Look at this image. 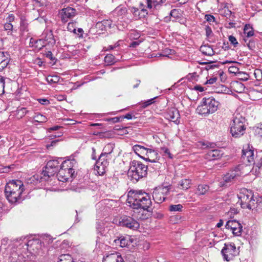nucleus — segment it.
<instances>
[{
  "label": "nucleus",
  "instance_id": "nucleus-1",
  "mask_svg": "<svg viewBox=\"0 0 262 262\" xmlns=\"http://www.w3.org/2000/svg\"><path fill=\"white\" fill-rule=\"evenodd\" d=\"M127 202L133 209H142L149 211L151 205L150 196L148 193L142 190H130L128 192Z\"/></svg>",
  "mask_w": 262,
  "mask_h": 262
},
{
  "label": "nucleus",
  "instance_id": "nucleus-2",
  "mask_svg": "<svg viewBox=\"0 0 262 262\" xmlns=\"http://www.w3.org/2000/svg\"><path fill=\"white\" fill-rule=\"evenodd\" d=\"M24 186L21 181L15 180L9 181L5 187L6 198L11 203L19 202L22 200L21 194L24 191Z\"/></svg>",
  "mask_w": 262,
  "mask_h": 262
},
{
  "label": "nucleus",
  "instance_id": "nucleus-3",
  "mask_svg": "<svg viewBox=\"0 0 262 262\" xmlns=\"http://www.w3.org/2000/svg\"><path fill=\"white\" fill-rule=\"evenodd\" d=\"M239 203L244 209L253 210L256 208V205L258 201H261L262 198L254 197L252 190L245 188H241L237 194Z\"/></svg>",
  "mask_w": 262,
  "mask_h": 262
},
{
  "label": "nucleus",
  "instance_id": "nucleus-4",
  "mask_svg": "<svg viewBox=\"0 0 262 262\" xmlns=\"http://www.w3.org/2000/svg\"><path fill=\"white\" fill-rule=\"evenodd\" d=\"M76 164V162L74 159H68L62 162L57 174L58 180L64 182L71 179L75 172L73 168Z\"/></svg>",
  "mask_w": 262,
  "mask_h": 262
},
{
  "label": "nucleus",
  "instance_id": "nucleus-5",
  "mask_svg": "<svg viewBox=\"0 0 262 262\" xmlns=\"http://www.w3.org/2000/svg\"><path fill=\"white\" fill-rule=\"evenodd\" d=\"M230 133L234 138H237L242 136L245 133V119L240 114L233 115L230 124Z\"/></svg>",
  "mask_w": 262,
  "mask_h": 262
},
{
  "label": "nucleus",
  "instance_id": "nucleus-6",
  "mask_svg": "<svg viewBox=\"0 0 262 262\" xmlns=\"http://www.w3.org/2000/svg\"><path fill=\"white\" fill-rule=\"evenodd\" d=\"M219 105V102L212 97L203 98L201 104L198 106L196 111L200 115L207 116L215 112Z\"/></svg>",
  "mask_w": 262,
  "mask_h": 262
},
{
  "label": "nucleus",
  "instance_id": "nucleus-7",
  "mask_svg": "<svg viewBox=\"0 0 262 262\" xmlns=\"http://www.w3.org/2000/svg\"><path fill=\"white\" fill-rule=\"evenodd\" d=\"M147 167L141 162L133 160L130 162L128 176L132 180L138 181L147 174Z\"/></svg>",
  "mask_w": 262,
  "mask_h": 262
},
{
  "label": "nucleus",
  "instance_id": "nucleus-8",
  "mask_svg": "<svg viewBox=\"0 0 262 262\" xmlns=\"http://www.w3.org/2000/svg\"><path fill=\"white\" fill-rule=\"evenodd\" d=\"M59 164V159L48 161L42 171L41 179L43 181H48L50 177L54 176L57 171L58 172Z\"/></svg>",
  "mask_w": 262,
  "mask_h": 262
},
{
  "label": "nucleus",
  "instance_id": "nucleus-9",
  "mask_svg": "<svg viewBox=\"0 0 262 262\" xmlns=\"http://www.w3.org/2000/svg\"><path fill=\"white\" fill-rule=\"evenodd\" d=\"M221 253L224 260L229 261L233 260L238 254L235 245L233 243H225L221 250Z\"/></svg>",
  "mask_w": 262,
  "mask_h": 262
},
{
  "label": "nucleus",
  "instance_id": "nucleus-10",
  "mask_svg": "<svg viewBox=\"0 0 262 262\" xmlns=\"http://www.w3.org/2000/svg\"><path fill=\"white\" fill-rule=\"evenodd\" d=\"M110 159H111V157L100 155L94 168L97 174L102 176L105 173L109 164Z\"/></svg>",
  "mask_w": 262,
  "mask_h": 262
},
{
  "label": "nucleus",
  "instance_id": "nucleus-11",
  "mask_svg": "<svg viewBox=\"0 0 262 262\" xmlns=\"http://www.w3.org/2000/svg\"><path fill=\"white\" fill-rule=\"evenodd\" d=\"M59 14L61 21L66 23L76 16V11L72 7H68L62 9L59 11Z\"/></svg>",
  "mask_w": 262,
  "mask_h": 262
},
{
  "label": "nucleus",
  "instance_id": "nucleus-12",
  "mask_svg": "<svg viewBox=\"0 0 262 262\" xmlns=\"http://www.w3.org/2000/svg\"><path fill=\"white\" fill-rule=\"evenodd\" d=\"M119 225L134 230H137L140 226L139 223L136 220L127 216H123L120 219Z\"/></svg>",
  "mask_w": 262,
  "mask_h": 262
},
{
  "label": "nucleus",
  "instance_id": "nucleus-13",
  "mask_svg": "<svg viewBox=\"0 0 262 262\" xmlns=\"http://www.w3.org/2000/svg\"><path fill=\"white\" fill-rule=\"evenodd\" d=\"M242 172L239 167H236L234 170L227 173L223 178V181L220 182L221 186H226L228 183L231 182L241 176Z\"/></svg>",
  "mask_w": 262,
  "mask_h": 262
},
{
  "label": "nucleus",
  "instance_id": "nucleus-14",
  "mask_svg": "<svg viewBox=\"0 0 262 262\" xmlns=\"http://www.w3.org/2000/svg\"><path fill=\"white\" fill-rule=\"evenodd\" d=\"M226 228L230 229L232 233L236 236L241 235L242 230V225L236 220H229L226 224Z\"/></svg>",
  "mask_w": 262,
  "mask_h": 262
},
{
  "label": "nucleus",
  "instance_id": "nucleus-15",
  "mask_svg": "<svg viewBox=\"0 0 262 262\" xmlns=\"http://www.w3.org/2000/svg\"><path fill=\"white\" fill-rule=\"evenodd\" d=\"M165 117L176 124L180 123V115L179 111L175 107L168 108L165 114Z\"/></svg>",
  "mask_w": 262,
  "mask_h": 262
},
{
  "label": "nucleus",
  "instance_id": "nucleus-16",
  "mask_svg": "<svg viewBox=\"0 0 262 262\" xmlns=\"http://www.w3.org/2000/svg\"><path fill=\"white\" fill-rule=\"evenodd\" d=\"M167 191V189L163 187L155 189L152 193V198L154 201L158 204L162 203L165 199L164 193Z\"/></svg>",
  "mask_w": 262,
  "mask_h": 262
},
{
  "label": "nucleus",
  "instance_id": "nucleus-17",
  "mask_svg": "<svg viewBox=\"0 0 262 262\" xmlns=\"http://www.w3.org/2000/svg\"><path fill=\"white\" fill-rule=\"evenodd\" d=\"M254 151L251 149H243L242 159L246 165L253 164L254 161Z\"/></svg>",
  "mask_w": 262,
  "mask_h": 262
},
{
  "label": "nucleus",
  "instance_id": "nucleus-18",
  "mask_svg": "<svg viewBox=\"0 0 262 262\" xmlns=\"http://www.w3.org/2000/svg\"><path fill=\"white\" fill-rule=\"evenodd\" d=\"M223 152L219 149L209 150L205 155L206 159L209 161L217 160L222 157Z\"/></svg>",
  "mask_w": 262,
  "mask_h": 262
},
{
  "label": "nucleus",
  "instance_id": "nucleus-19",
  "mask_svg": "<svg viewBox=\"0 0 262 262\" xmlns=\"http://www.w3.org/2000/svg\"><path fill=\"white\" fill-rule=\"evenodd\" d=\"M103 262H124L121 255L117 252L104 256Z\"/></svg>",
  "mask_w": 262,
  "mask_h": 262
},
{
  "label": "nucleus",
  "instance_id": "nucleus-20",
  "mask_svg": "<svg viewBox=\"0 0 262 262\" xmlns=\"http://www.w3.org/2000/svg\"><path fill=\"white\" fill-rule=\"evenodd\" d=\"M145 156L146 157H144L143 159L152 163L157 162L160 158L157 151L150 148L147 149V153Z\"/></svg>",
  "mask_w": 262,
  "mask_h": 262
},
{
  "label": "nucleus",
  "instance_id": "nucleus-21",
  "mask_svg": "<svg viewBox=\"0 0 262 262\" xmlns=\"http://www.w3.org/2000/svg\"><path fill=\"white\" fill-rule=\"evenodd\" d=\"M45 45L50 44L53 45L55 43V40L54 38L53 34L51 30H46L42 34L41 38Z\"/></svg>",
  "mask_w": 262,
  "mask_h": 262
},
{
  "label": "nucleus",
  "instance_id": "nucleus-22",
  "mask_svg": "<svg viewBox=\"0 0 262 262\" xmlns=\"http://www.w3.org/2000/svg\"><path fill=\"white\" fill-rule=\"evenodd\" d=\"M9 61V55L7 53L0 51V72L8 66Z\"/></svg>",
  "mask_w": 262,
  "mask_h": 262
},
{
  "label": "nucleus",
  "instance_id": "nucleus-23",
  "mask_svg": "<svg viewBox=\"0 0 262 262\" xmlns=\"http://www.w3.org/2000/svg\"><path fill=\"white\" fill-rule=\"evenodd\" d=\"M127 12V9L124 7H122L121 6L117 7L113 11V15H114V21H116V25L119 28V25L120 23L116 21V19L117 17L122 16L125 14Z\"/></svg>",
  "mask_w": 262,
  "mask_h": 262
},
{
  "label": "nucleus",
  "instance_id": "nucleus-24",
  "mask_svg": "<svg viewBox=\"0 0 262 262\" xmlns=\"http://www.w3.org/2000/svg\"><path fill=\"white\" fill-rule=\"evenodd\" d=\"M116 245H119L121 247H125L128 246L133 242L132 239L129 236L120 237L118 239L114 240Z\"/></svg>",
  "mask_w": 262,
  "mask_h": 262
},
{
  "label": "nucleus",
  "instance_id": "nucleus-25",
  "mask_svg": "<svg viewBox=\"0 0 262 262\" xmlns=\"http://www.w3.org/2000/svg\"><path fill=\"white\" fill-rule=\"evenodd\" d=\"M142 6L143 4H141L140 11L139 10V9L135 7H132L131 9V12L134 15L136 19L144 17L146 14H147L146 10H145L144 8H142Z\"/></svg>",
  "mask_w": 262,
  "mask_h": 262
},
{
  "label": "nucleus",
  "instance_id": "nucleus-26",
  "mask_svg": "<svg viewBox=\"0 0 262 262\" xmlns=\"http://www.w3.org/2000/svg\"><path fill=\"white\" fill-rule=\"evenodd\" d=\"M132 148L134 151L142 159H144V157H143V156H145L146 153H147V150L148 149V148H146L139 144L135 145L133 146Z\"/></svg>",
  "mask_w": 262,
  "mask_h": 262
},
{
  "label": "nucleus",
  "instance_id": "nucleus-27",
  "mask_svg": "<svg viewBox=\"0 0 262 262\" xmlns=\"http://www.w3.org/2000/svg\"><path fill=\"white\" fill-rule=\"evenodd\" d=\"M200 50L203 54L208 56H212L214 54V51L212 48L208 45L201 46Z\"/></svg>",
  "mask_w": 262,
  "mask_h": 262
},
{
  "label": "nucleus",
  "instance_id": "nucleus-28",
  "mask_svg": "<svg viewBox=\"0 0 262 262\" xmlns=\"http://www.w3.org/2000/svg\"><path fill=\"white\" fill-rule=\"evenodd\" d=\"M166 0H146L147 8L151 9L153 8L156 9L160 4L164 3Z\"/></svg>",
  "mask_w": 262,
  "mask_h": 262
},
{
  "label": "nucleus",
  "instance_id": "nucleus-29",
  "mask_svg": "<svg viewBox=\"0 0 262 262\" xmlns=\"http://www.w3.org/2000/svg\"><path fill=\"white\" fill-rule=\"evenodd\" d=\"M191 185V180L184 179L181 180L179 182L180 188L184 190H187L190 188Z\"/></svg>",
  "mask_w": 262,
  "mask_h": 262
},
{
  "label": "nucleus",
  "instance_id": "nucleus-30",
  "mask_svg": "<svg viewBox=\"0 0 262 262\" xmlns=\"http://www.w3.org/2000/svg\"><path fill=\"white\" fill-rule=\"evenodd\" d=\"M114 147L115 145L113 143H110L107 144L103 148V152L101 153V155L110 157V155L113 152Z\"/></svg>",
  "mask_w": 262,
  "mask_h": 262
},
{
  "label": "nucleus",
  "instance_id": "nucleus-31",
  "mask_svg": "<svg viewBox=\"0 0 262 262\" xmlns=\"http://www.w3.org/2000/svg\"><path fill=\"white\" fill-rule=\"evenodd\" d=\"M209 187L206 184H200L196 188L195 193L198 195L205 194L209 190Z\"/></svg>",
  "mask_w": 262,
  "mask_h": 262
},
{
  "label": "nucleus",
  "instance_id": "nucleus-32",
  "mask_svg": "<svg viewBox=\"0 0 262 262\" xmlns=\"http://www.w3.org/2000/svg\"><path fill=\"white\" fill-rule=\"evenodd\" d=\"M28 112V111L26 110V108L19 107L16 110L15 115L17 119H20L24 117Z\"/></svg>",
  "mask_w": 262,
  "mask_h": 262
},
{
  "label": "nucleus",
  "instance_id": "nucleus-33",
  "mask_svg": "<svg viewBox=\"0 0 262 262\" xmlns=\"http://www.w3.org/2000/svg\"><path fill=\"white\" fill-rule=\"evenodd\" d=\"M30 43H31L32 46H35V47L39 49H41L43 47L46 46L42 38L38 40H35L31 38L30 40Z\"/></svg>",
  "mask_w": 262,
  "mask_h": 262
},
{
  "label": "nucleus",
  "instance_id": "nucleus-34",
  "mask_svg": "<svg viewBox=\"0 0 262 262\" xmlns=\"http://www.w3.org/2000/svg\"><path fill=\"white\" fill-rule=\"evenodd\" d=\"M244 34L246 37H250L254 35L253 28L250 25H246L244 28Z\"/></svg>",
  "mask_w": 262,
  "mask_h": 262
},
{
  "label": "nucleus",
  "instance_id": "nucleus-35",
  "mask_svg": "<svg viewBox=\"0 0 262 262\" xmlns=\"http://www.w3.org/2000/svg\"><path fill=\"white\" fill-rule=\"evenodd\" d=\"M33 119L34 121L40 123L45 122L47 120V117L40 113H36Z\"/></svg>",
  "mask_w": 262,
  "mask_h": 262
},
{
  "label": "nucleus",
  "instance_id": "nucleus-36",
  "mask_svg": "<svg viewBox=\"0 0 262 262\" xmlns=\"http://www.w3.org/2000/svg\"><path fill=\"white\" fill-rule=\"evenodd\" d=\"M59 262H74L70 254H62L59 257Z\"/></svg>",
  "mask_w": 262,
  "mask_h": 262
},
{
  "label": "nucleus",
  "instance_id": "nucleus-37",
  "mask_svg": "<svg viewBox=\"0 0 262 262\" xmlns=\"http://www.w3.org/2000/svg\"><path fill=\"white\" fill-rule=\"evenodd\" d=\"M20 31L23 35L29 31L28 24L22 19L20 22Z\"/></svg>",
  "mask_w": 262,
  "mask_h": 262
},
{
  "label": "nucleus",
  "instance_id": "nucleus-38",
  "mask_svg": "<svg viewBox=\"0 0 262 262\" xmlns=\"http://www.w3.org/2000/svg\"><path fill=\"white\" fill-rule=\"evenodd\" d=\"M253 164L260 168L262 165V152H259L255 158V160L253 162Z\"/></svg>",
  "mask_w": 262,
  "mask_h": 262
},
{
  "label": "nucleus",
  "instance_id": "nucleus-39",
  "mask_svg": "<svg viewBox=\"0 0 262 262\" xmlns=\"http://www.w3.org/2000/svg\"><path fill=\"white\" fill-rule=\"evenodd\" d=\"M46 80L49 83H57L59 80V77L57 75L48 76L46 77Z\"/></svg>",
  "mask_w": 262,
  "mask_h": 262
},
{
  "label": "nucleus",
  "instance_id": "nucleus-40",
  "mask_svg": "<svg viewBox=\"0 0 262 262\" xmlns=\"http://www.w3.org/2000/svg\"><path fill=\"white\" fill-rule=\"evenodd\" d=\"M104 61L107 65H111L115 62L114 56L112 54H107L104 58Z\"/></svg>",
  "mask_w": 262,
  "mask_h": 262
},
{
  "label": "nucleus",
  "instance_id": "nucleus-41",
  "mask_svg": "<svg viewBox=\"0 0 262 262\" xmlns=\"http://www.w3.org/2000/svg\"><path fill=\"white\" fill-rule=\"evenodd\" d=\"M183 206L181 204L171 205L169 207V210L172 212L181 211Z\"/></svg>",
  "mask_w": 262,
  "mask_h": 262
},
{
  "label": "nucleus",
  "instance_id": "nucleus-42",
  "mask_svg": "<svg viewBox=\"0 0 262 262\" xmlns=\"http://www.w3.org/2000/svg\"><path fill=\"white\" fill-rule=\"evenodd\" d=\"M254 75L256 79L258 81L262 80V70L256 69L254 70Z\"/></svg>",
  "mask_w": 262,
  "mask_h": 262
},
{
  "label": "nucleus",
  "instance_id": "nucleus-43",
  "mask_svg": "<svg viewBox=\"0 0 262 262\" xmlns=\"http://www.w3.org/2000/svg\"><path fill=\"white\" fill-rule=\"evenodd\" d=\"M75 26H76V22L75 21H74V22L72 21V22L69 23L68 26H67L68 30L70 32H74V33H76V29L75 28Z\"/></svg>",
  "mask_w": 262,
  "mask_h": 262
},
{
  "label": "nucleus",
  "instance_id": "nucleus-44",
  "mask_svg": "<svg viewBox=\"0 0 262 262\" xmlns=\"http://www.w3.org/2000/svg\"><path fill=\"white\" fill-rule=\"evenodd\" d=\"M229 73L238 75L240 72L239 69L236 66H230L228 69Z\"/></svg>",
  "mask_w": 262,
  "mask_h": 262
},
{
  "label": "nucleus",
  "instance_id": "nucleus-45",
  "mask_svg": "<svg viewBox=\"0 0 262 262\" xmlns=\"http://www.w3.org/2000/svg\"><path fill=\"white\" fill-rule=\"evenodd\" d=\"M4 28L5 30L8 31V34H9V33H11V31L13 29V25L10 23L6 22L4 24Z\"/></svg>",
  "mask_w": 262,
  "mask_h": 262
},
{
  "label": "nucleus",
  "instance_id": "nucleus-46",
  "mask_svg": "<svg viewBox=\"0 0 262 262\" xmlns=\"http://www.w3.org/2000/svg\"><path fill=\"white\" fill-rule=\"evenodd\" d=\"M157 98V97H155L153 98L150 99L144 102L143 103L142 107L144 108H145L147 107L148 106L151 105V104L154 103L155 102V99Z\"/></svg>",
  "mask_w": 262,
  "mask_h": 262
},
{
  "label": "nucleus",
  "instance_id": "nucleus-47",
  "mask_svg": "<svg viewBox=\"0 0 262 262\" xmlns=\"http://www.w3.org/2000/svg\"><path fill=\"white\" fill-rule=\"evenodd\" d=\"M161 150L164 152V156L167 157L168 158H169L170 159H172V156L169 150L167 148L163 147V148H161Z\"/></svg>",
  "mask_w": 262,
  "mask_h": 262
},
{
  "label": "nucleus",
  "instance_id": "nucleus-48",
  "mask_svg": "<svg viewBox=\"0 0 262 262\" xmlns=\"http://www.w3.org/2000/svg\"><path fill=\"white\" fill-rule=\"evenodd\" d=\"M239 77V78L243 81H247L249 79V76L248 75L244 72H240L239 74L237 75Z\"/></svg>",
  "mask_w": 262,
  "mask_h": 262
},
{
  "label": "nucleus",
  "instance_id": "nucleus-49",
  "mask_svg": "<svg viewBox=\"0 0 262 262\" xmlns=\"http://www.w3.org/2000/svg\"><path fill=\"white\" fill-rule=\"evenodd\" d=\"M229 40L231 42V43H232L234 46V47H236L237 45H238V42L236 38L232 35H230L229 36Z\"/></svg>",
  "mask_w": 262,
  "mask_h": 262
},
{
  "label": "nucleus",
  "instance_id": "nucleus-50",
  "mask_svg": "<svg viewBox=\"0 0 262 262\" xmlns=\"http://www.w3.org/2000/svg\"><path fill=\"white\" fill-rule=\"evenodd\" d=\"M170 15L172 17L174 18H178L179 17V10L177 9H173L170 12Z\"/></svg>",
  "mask_w": 262,
  "mask_h": 262
},
{
  "label": "nucleus",
  "instance_id": "nucleus-51",
  "mask_svg": "<svg viewBox=\"0 0 262 262\" xmlns=\"http://www.w3.org/2000/svg\"><path fill=\"white\" fill-rule=\"evenodd\" d=\"M5 80V78L4 77L0 76V88L2 89L3 93L4 92Z\"/></svg>",
  "mask_w": 262,
  "mask_h": 262
},
{
  "label": "nucleus",
  "instance_id": "nucleus-52",
  "mask_svg": "<svg viewBox=\"0 0 262 262\" xmlns=\"http://www.w3.org/2000/svg\"><path fill=\"white\" fill-rule=\"evenodd\" d=\"M205 18L208 22H214L215 20V18L213 15L207 14L205 16Z\"/></svg>",
  "mask_w": 262,
  "mask_h": 262
},
{
  "label": "nucleus",
  "instance_id": "nucleus-53",
  "mask_svg": "<svg viewBox=\"0 0 262 262\" xmlns=\"http://www.w3.org/2000/svg\"><path fill=\"white\" fill-rule=\"evenodd\" d=\"M217 80V78L216 77H213V78H210L209 80H207L206 81V82L205 83V84H213Z\"/></svg>",
  "mask_w": 262,
  "mask_h": 262
},
{
  "label": "nucleus",
  "instance_id": "nucleus-54",
  "mask_svg": "<svg viewBox=\"0 0 262 262\" xmlns=\"http://www.w3.org/2000/svg\"><path fill=\"white\" fill-rule=\"evenodd\" d=\"M193 90L199 91L200 92H202L205 90L204 87L199 85L194 86Z\"/></svg>",
  "mask_w": 262,
  "mask_h": 262
},
{
  "label": "nucleus",
  "instance_id": "nucleus-55",
  "mask_svg": "<svg viewBox=\"0 0 262 262\" xmlns=\"http://www.w3.org/2000/svg\"><path fill=\"white\" fill-rule=\"evenodd\" d=\"M15 17L13 14H10L6 18V22L10 23L14 20Z\"/></svg>",
  "mask_w": 262,
  "mask_h": 262
},
{
  "label": "nucleus",
  "instance_id": "nucleus-56",
  "mask_svg": "<svg viewBox=\"0 0 262 262\" xmlns=\"http://www.w3.org/2000/svg\"><path fill=\"white\" fill-rule=\"evenodd\" d=\"M46 56L51 59V60H54L55 58L53 57V54L51 51H48L46 54Z\"/></svg>",
  "mask_w": 262,
  "mask_h": 262
},
{
  "label": "nucleus",
  "instance_id": "nucleus-57",
  "mask_svg": "<svg viewBox=\"0 0 262 262\" xmlns=\"http://www.w3.org/2000/svg\"><path fill=\"white\" fill-rule=\"evenodd\" d=\"M141 43V41H139V40H137V41H133L130 44V46L129 47H132V48H136V47H137L138 46H139L140 45V43Z\"/></svg>",
  "mask_w": 262,
  "mask_h": 262
},
{
  "label": "nucleus",
  "instance_id": "nucleus-58",
  "mask_svg": "<svg viewBox=\"0 0 262 262\" xmlns=\"http://www.w3.org/2000/svg\"><path fill=\"white\" fill-rule=\"evenodd\" d=\"M205 31H206V35L207 37H209L212 33V30H211V28L208 26L206 27Z\"/></svg>",
  "mask_w": 262,
  "mask_h": 262
},
{
  "label": "nucleus",
  "instance_id": "nucleus-59",
  "mask_svg": "<svg viewBox=\"0 0 262 262\" xmlns=\"http://www.w3.org/2000/svg\"><path fill=\"white\" fill-rule=\"evenodd\" d=\"M59 141L58 140H54V141H52L51 143L50 144H48L47 145V148H50L52 146H55V145L56 144V143Z\"/></svg>",
  "mask_w": 262,
  "mask_h": 262
},
{
  "label": "nucleus",
  "instance_id": "nucleus-60",
  "mask_svg": "<svg viewBox=\"0 0 262 262\" xmlns=\"http://www.w3.org/2000/svg\"><path fill=\"white\" fill-rule=\"evenodd\" d=\"M38 101L40 103L43 105L48 104L49 103V101L46 99H40L38 100Z\"/></svg>",
  "mask_w": 262,
  "mask_h": 262
},
{
  "label": "nucleus",
  "instance_id": "nucleus-61",
  "mask_svg": "<svg viewBox=\"0 0 262 262\" xmlns=\"http://www.w3.org/2000/svg\"><path fill=\"white\" fill-rule=\"evenodd\" d=\"M76 33L78 36L79 37H82V33L83 32L82 29L81 28H78L77 30H76Z\"/></svg>",
  "mask_w": 262,
  "mask_h": 262
},
{
  "label": "nucleus",
  "instance_id": "nucleus-62",
  "mask_svg": "<svg viewBox=\"0 0 262 262\" xmlns=\"http://www.w3.org/2000/svg\"><path fill=\"white\" fill-rule=\"evenodd\" d=\"M121 118H125L127 119H132L133 118V116L130 114H127L125 116H123L121 117Z\"/></svg>",
  "mask_w": 262,
  "mask_h": 262
},
{
  "label": "nucleus",
  "instance_id": "nucleus-63",
  "mask_svg": "<svg viewBox=\"0 0 262 262\" xmlns=\"http://www.w3.org/2000/svg\"><path fill=\"white\" fill-rule=\"evenodd\" d=\"M120 118H121V117H116L111 118L110 120H112L114 123H117L120 121Z\"/></svg>",
  "mask_w": 262,
  "mask_h": 262
},
{
  "label": "nucleus",
  "instance_id": "nucleus-64",
  "mask_svg": "<svg viewBox=\"0 0 262 262\" xmlns=\"http://www.w3.org/2000/svg\"><path fill=\"white\" fill-rule=\"evenodd\" d=\"M223 221L222 220H220L219 222L216 224V226L217 227V228H220L221 227H222L223 225Z\"/></svg>",
  "mask_w": 262,
  "mask_h": 262
}]
</instances>
